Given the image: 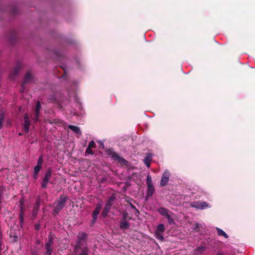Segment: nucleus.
Instances as JSON below:
<instances>
[{"mask_svg": "<svg viewBox=\"0 0 255 255\" xmlns=\"http://www.w3.org/2000/svg\"><path fill=\"white\" fill-rule=\"evenodd\" d=\"M158 212L161 215L165 217H166V216H167L168 214L170 213V211H169L167 209L164 207H161L159 208L158 209Z\"/></svg>", "mask_w": 255, "mask_h": 255, "instance_id": "15", "label": "nucleus"}, {"mask_svg": "<svg viewBox=\"0 0 255 255\" xmlns=\"http://www.w3.org/2000/svg\"><path fill=\"white\" fill-rule=\"evenodd\" d=\"M35 204L37 206V208H39V207L40 206V201L39 200H37L36 201V203H35Z\"/></svg>", "mask_w": 255, "mask_h": 255, "instance_id": "37", "label": "nucleus"}, {"mask_svg": "<svg viewBox=\"0 0 255 255\" xmlns=\"http://www.w3.org/2000/svg\"><path fill=\"white\" fill-rule=\"evenodd\" d=\"M147 186V192H146V196L148 197H150L153 195V194L155 191V189H154L153 185H148Z\"/></svg>", "mask_w": 255, "mask_h": 255, "instance_id": "14", "label": "nucleus"}, {"mask_svg": "<svg viewBox=\"0 0 255 255\" xmlns=\"http://www.w3.org/2000/svg\"><path fill=\"white\" fill-rule=\"evenodd\" d=\"M19 135H22V133H19Z\"/></svg>", "mask_w": 255, "mask_h": 255, "instance_id": "41", "label": "nucleus"}, {"mask_svg": "<svg viewBox=\"0 0 255 255\" xmlns=\"http://www.w3.org/2000/svg\"><path fill=\"white\" fill-rule=\"evenodd\" d=\"M210 205L206 202H200V210H204L207 208H210Z\"/></svg>", "mask_w": 255, "mask_h": 255, "instance_id": "18", "label": "nucleus"}, {"mask_svg": "<svg viewBox=\"0 0 255 255\" xmlns=\"http://www.w3.org/2000/svg\"><path fill=\"white\" fill-rule=\"evenodd\" d=\"M19 72V69L18 68H16L13 72L10 74L9 77L11 79H14V76H16Z\"/></svg>", "mask_w": 255, "mask_h": 255, "instance_id": "22", "label": "nucleus"}, {"mask_svg": "<svg viewBox=\"0 0 255 255\" xmlns=\"http://www.w3.org/2000/svg\"><path fill=\"white\" fill-rule=\"evenodd\" d=\"M20 212L19 214V224L22 228L24 223V216L25 214V205L23 199H20L19 201Z\"/></svg>", "mask_w": 255, "mask_h": 255, "instance_id": "3", "label": "nucleus"}, {"mask_svg": "<svg viewBox=\"0 0 255 255\" xmlns=\"http://www.w3.org/2000/svg\"><path fill=\"white\" fill-rule=\"evenodd\" d=\"M165 218H167L168 223L169 224L171 225L174 223L173 219H172V216L170 215V213L168 214V215L166 216Z\"/></svg>", "mask_w": 255, "mask_h": 255, "instance_id": "25", "label": "nucleus"}, {"mask_svg": "<svg viewBox=\"0 0 255 255\" xmlns=\"http://www.w3.org/2000/svg\"><path fill=\"white\" fill-rule=\"evenodd\" d=\"M41 108V103L40 101H37L36 107H35V117L34 119V120L35 122H37L38 121V117L40 114V110Z\"/></svg>", "mask_w": 255, "mask_h": 255, "instance_id": "12", "label": "nucleus"}, {"mask_svg": "<svg viewBox=\"0 0 255 255\" xmlns=\"http://www.w3.org/2000/svg\"><path fill=\"white\" fill-rule=\"evenodd\" d=\"M45 248L46 249V251L44 253V255H51L53 251L52 248L48 247Z\"/></svg>", "mask_w": 255, "mask_h": 255, "instance_id": "23", "label": "nucleus"}, {"mask_svg": "<svg viewBox=\"0 0 255 255\" xmlns=\"http://www.w3.org/2000/svg\"><path fill=\"white\" fill-rule=\"evenodd\" d=\"M200 228V224L197 223L195 225V227H194V230H197L198 229H199Z\"/></svg>", "mask_w": 255, "mask_h": 255, "instance_id": "39", "label": "nucleus"}, {"mask_svg": "<svg viewBox=\"0 0 255 255\" xmlns=\"http://www.w3.org/2000/svg\"><path fill=\"white\" fill-rule=\"evenodd\" d=\"M38 172H34V173H33V177L34 179H37V177H38Z\"/></svg>", "mask_w": 255, "mask_h": 255, "instance_id": "38", "label": "nucleus"}, {"mask_svg": "<svg viewBox=\"0 0 255 255\" xmlns=\"http://www.w3.org/2000/svg\"><path fill=\"white\" fill-rule=\"evenodd\" d=\"M200 202H193L190 203L191 207L200 210Z\"/></svg>", "mask_w": 255, "mask_h": 255, "instance_id": "21", "label": "nucleus"}, {"mask_svg": "<svg viewBox=\"0 0 255 255\" xmlns=\"http://www.w3.org/2000/svg\"><path fill=\"white\" fill-rule=\"evenodd\" d=\"M112 206V203H108L107 202V203H106V204L105 205L104 210L109 212Z\"/></svg>", "mask_w": 255, "mask_h": 255, "instance_id": "24", "label": "nucleus"}, {"mask_svg": "<svg viewBox=\"0 0 255 255\" xmlns=\"http://www.w3.org/2000/svg\"><path fill=\"white\" fill-rule=\"evenodd\" d=\"M68 127L70 129L73 130L75 133H76L78 134H81V132L79 127L75 126H73V125H69Z\"/></svg>", "mask_w": 255, "mask_h": 255, "instance_id": "16", "label": "nucleus"}, {"mask_svg": "<svg viewBox=\"0 0 255 255\" xmlns=\"http://www.w3.org/2000/svg\"><path fill=\"white\" fill-rule=\"evenodd\" d=\"M38 208H34V209H33V213H32L33 215L36 216L38 212Z\"/></svg>", "mask_w": 255, "mask_h": 255, "instance_id": "35", "label": "nucleus"}, {"mask_svg": "<svg viewBox=\"0 0 255 255\" xmlns=\"http://www.w3.org/2000/svg\"><path fill=\"white\" fill-rule=\"evenodd\" d=\"M30 124V122L28 115L27 114H25L24 116V124L23 125V128L25 133L28 132Z\"/></svg>", "mask_w": 255, "mask_h": 255, "instance_id": "9", "label": "nucleus"}, {"mask_svg": "<svg viewBox=\"0 0 255 255\" xmlns=\"http://www.w3.org/2000/svg\"><path fill=\"white\" fill-rule=\"evenodd\" d=\"M54 235L50 233L48 236V241L46 243L45 247L52 248L53 244Z\"/></svg>", "mask_w": 255, "mask_h": 255, "instance_id": "11", "label": "nucleus"}, {"mask_svg": "<svg viewBox=\"0 0 255 255\" xmlns=\"http://www.w3.org/2000/svg\"><path fill=\"white\" fill-rule=\"evenodd\" d=\"M128 215L127 213L124 214L123 218L120 223V228L122 230L128 229L129 228V223L127 221Z\"/></svg>", "mask_w": 255, "mask_h": 255, "instance_id": "6", "label": "nucleus"}, {"mask_svg": "<svg viewBox=\"0 0 255 255\" xmlns=\"http://www.w3.org/2000/svg\"><path fill=\"white\" fill-rule=\"evenodd\" d=\"M42 162H43V158H42V155H41L39 157V158L38 159L37 165L41 166Z\"/></svg>", "mask_w": 255, "mask_h": 255, "instance_id": "30", "label": "nucleus"}, {"mask_svg": "<svg viewBox=\"0 0 255 255\" xmlns=\"http://www.w3.org/2000/svg\"><path fill=\"white\" fill-rule=\"evenodd\" d=\"M31 78H32V76H31L30 73L29 72H28L26 74V75L24 78L23 83L22 84V87H23V85L24 84L28 82L31 80Z\"/></svg>", "mask_w": 255, "mask_h": 255, "instance_id": "17", "label": "nucleus"}, {"mask_svg": "<svg viewBox=\"0 0 255 255\" xmlns=\"http://www.w3.org/2000/svg\"><path fill=\"white\" fill-rule=\"evenodd\" d=\"M87 234L84 232H80L78 235L77 246L81 247L83 246L86 242Z\"/></svg>", "mask_w": 255, "mask_h": 255, "instance_id": "7", "label": "nucleus"}, {"mask_svg": "<svg viewBox=\"0 0 255 255\" xmlns=\"http://www.w3.org/2000/svg\"><path fill=\"white\" fill-rule=\"evenodd\" d=\"M152 155L150 153H148L146 155L144 158V163L147 167H149L152 160Z\"/></svg>", "mask_w": 255, "mask_h": 255, "instance_id": "13", "label": "nucleus"}, {"mask_svg": "<svg viewBox=\"0 0 255 255\" xmlns=\"http://www.w3.org/2000/svg\"><path fill=\"white\" fill-rule=\"evenodd\" d=\"M109 212L108 211L103 210V212L102 213V215L103 216V217L105 218V217H106L108 216V214Z\"/></svg>", "mask_w": 255, "mask_h": 255, "instance_id": "33", "label": "nucleus"}, {"mask_svg": "<svg viewBox=\"0 0 255 255\" xmlns=\"http://www.w3.org/2000/svg\"><path fill=\"white\" fill-rule=\"evenodd\" d=\"M165 231L164 225L162 224L158 225L157 228L154 232V236L156 239L159 241H163L164 238L163 234Z\"/></svg>", "mask_w": 255, "mask_h": 255, "instance_id": "2", "label": "nucleus"}, {"mask_svg": "<svg viewBox=\"0 0 255 255\" xmlns=\"http://www.w3.org/2000/svg\"><path fill=\"white\" fill-rule=\"evenodd\" d=\"M91 148H89V147H87V148L86 150V153L90 154L91 155L94 154V152L91 149Z\"/></svg>", "mask_w": 255, "mask_h": 255, "instance_id": "32", "label": "nucleus"}, {"mask_svg": "<svg viewBox=\"0 0 255 255\" xmlns=\"http://www.w3.org/2000/svg\"><path fill=\"white\" fill-rule=\"evenodd\" d=\"M170 176V173L168 171H165L162 176L160 183L161 186H164L167 184L169 181Z\"/></svg>", "mask_w": 255, "mask_h": 255, "instance_id": "8", "label": "nucleus"}, {"mask_svg": "<svg viewBox=\"0 0 255 255\" xmlns=\"http://www.w3.org/2000/svg\"><path fill=\"white\" fill-rule=\"evenodd\" d=\"M52 174V169L51 168H48L44 173V177L41 184L42 188H46L48 183L49 182Z\"/></svg>", "mask_w": 255, "mask_h": 255, "instance_id": "4", "label": "nucleus"}, {"mask_svg": "<svg viewBox=\"0 0 255 255\" xmlns=\"http://www.w3.org/2000/svg\"><path fill=\"white\" fill-rule=\"evenodd\" d=\"M116 199V196H115V194H112L110 197L109 198V199H108V200L107 201V202L108 203H112V202L113 201H114Z\"/></svg>", "mask_w": 255, "mask_h": 255, "instance_id": "27", "label": "nucleus"}, {"mask_svg": "<svg viewBox=\"0 0 255 255\" xmlns=\"http://www.w3.org/2000/svg\"><path fill=\"white\" fill-rule=\"evenodd\" d=\"M218 255H223V254H222V253H219L218 254Z\"/></svg>", "mask_w": 255, "mask_h": 255, "instance_id": "40", "label": "nucleus"}, {"mask_svg": "<svg viewBox=\"0 0 255 255\" xmlns=\"http://www.w3.org/2000/svg\"><path fill=\"white\" fill-rule=\"evenodd\" d=\"M102 206V202L98 203L96 205V208L94 210V211L92 214V217L95 221L97 220L98 216L101 210Z\"/></svg>", "mask_w": 255, "mask_h": 255, "instance_id": "10", "label": "nucleus"}, {"mask_svg": "<svg viewBox=\"0 0 255 255\" xmlns=\"http://www.w3.org/2000/svg\"><path fill=\"white\" fill-rule=\"evenodd\" d=\"M95 146L96 144L95 141L94 140H91V141H90L88 147H89V148H92L95 147Z\"/></svg>", "mask_w": 255, "mask_h": 255, "instance_id": "28", "label": "nucleus"}, {"mask_svg": "<svg viewBox=\"0 0 255 255\" xmlns=\"http://www.w3.org/2000/svg\"><path fill=\"white\" fill-rule=\"evenodd\" d=\"M67 200L68 198L66 196L64 195H61L58 200L56 202V205L54 210V213L57 214H58L65 206V203Z\"/></svg>", "mask_w": 255, "mask_h": 255, "instance_id": "1", "label": "nucleus"}, {"mask_svg": "<svg viewBox=\"0 0 255 255\" xmlns=\"http://www.w3.org/2000/svg\"><path fill=\"white\" fill-rule=\"evenodd\" d=\"M41 169V166L36 165L34 168V172L39 173Z\"/></svg>", "mask_w": 255, "mask_h": 255, "instance_id": "31", "label": "nucleus"}, {"mask_svg": "<svg viewBox=\"0 0 255 255\" xmlns=\"http://www.w3.org/2000/svg\"><path fill=\"white\" fill-rule=\"evenodd\" d=\"M108 155L112 158L113 160H118L119 162L123 163L124 165L128 166V162L125 158L121 157L114 151H110Z\"/></svg>", "mask_w": 255, "mask_h": 255, "instance_id": "5", "label": "nucleus"}, {"mask_svg": "<svg viewBox=\"0 0 255 255\" xmlns=\"http://www.w3.org/2000/svg\"><path fill=\"white\" fill-rule=\"evenodd\" d=\"M147 186L153 185L152 182L151 177L150 175H148L146 178Z\"/></svg>", "mask_w": 255, "mask_h": 255, "instance_id": "26", "label": "nucleus"}, {"mask_svg": "<svg viewBox=\"0 0 255 255\" xmlns=\"http://www.w3.org/2000/svg\"><path fill=\"white\" fill-rule=\"evenodd\" d=\"M88 248H84L79 255H88Z\"/></svg>", "mask_w": 255, "mask_h": 255, "instance_id": "29", "label": "nucleus"}, {"mask_svg": "<svg viewBox=\"0 0 255 255\" xmlns=\"http://www.w3.org/2000/svg\"><path fill=\"white\" fill-rule=\"evenodd\" d=\"M217 230L219 236H222L224 237L225 238H228V236L227 235V234L223 230L219 228H217Z\"/></svg>", "mask_w": 255, "mask_h": 255, "instance_id": "20", "label": "nucleus"}, {"mask_svg": "<svg viewBox=\"0 0 255 255\" xmlns=\"http://www.w3.org/2000/svg\"><path fill=\"white\" fill-rule=\"evenodd\" d=\"M34 227L36 230L38 231L41 227L40 224L39 223L36 224Z\"/></svg>", "mask_w": 255, "mask_h": 255, "instance_id": "34", "label": "nucleus"}, {"mask_svg": "<svg viewBox=\"0 0 255 255\" xmlns=\"http://www.w3.org/2000/svg\"><path fill=\"white\" fill-rule=\"evenodd\" d=\"M12 237L13 238V241L14 242H16L17 241H18V237L16 235H14L12 236Z\"/></svg>", "mask_w": 255, "mask_h": 255, "instance_id": "36", "label": "nucleus"}, {"mask_svg": "<svg viewBox=\"0 0 255 255\" xmlns=\"http://www.w3.org/2000/svg\"><path fill=\"white\" fill-rule=\"evenodd\" d=\"M4 113L3 111L0 112V129H1L4 122Z\"/></svg>", "mask_w": 255, "mask_h": 255, "instance_id": "19", "label": "nucleus"}]
</instances>
